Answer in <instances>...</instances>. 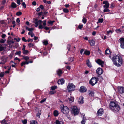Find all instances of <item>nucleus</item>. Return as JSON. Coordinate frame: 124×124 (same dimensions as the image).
<instances>
[{
	"label": "nucleus",
	"mask_w": 124,
	"mask_h": 124,
	"mask_svg": "<svg viewBox=\"0 0 124 124\" xmlns=\"http://www.w3.org/2000/svg\"><path fill=\"white\" fill-rule=\"evenodd\" d=\"M4 73L3 72H1L0 73V77H3L4 75Z\"/></svg>",
	"instance_id": "49530a36"
},
{
	"label": "nucleus",
	"mask_w": 124,
	"mask_h": 124,
	"mask_svg": "<svg viewBox=\"0 0 124 124\" xmlns=\"http://www.w3.org/2000/svg\"><path fill=\"white\" fill-rule=\"evenodd\" d=\"M20 19L19 18H17L16 20V22L18 23L20 22Z\"/></svg>",
	"instance_id": "13d9d810"
},
{
	"label": "nucleus",
	"mask_w": 124,
	"mask_h": 124,
	"mask_svg": "<svg viewBox=\"0 0 124 124\" xmlns=\"http://www.w3.org/2000/svg\"><path fill=\"white\" fill-rule=\"evenodd\" d=\"M118 41L120 43L121 47L122 49L124 48V38H120Z\"/></svg>",
	"instance_id": "6e6552de"
},
{
	"label": "nucleus",
	"mask_w": 124,
	"mask_h": 124,
	"mask_svg": "<svg viewBox=\"0 0 124 124\" xmlns=\"http://www.w3.org/2000/svg\"><path fill=\"white\" fill-rule=\"evenodd\" d=\"M22 14V13L20 11L17 12L16 13V15H17L19 16L21 15Z\"/></svg>",
	"instance_id": "a18cd8bd"
},
{
	"label": "nucleus",
	"mask_w": 124,
	"mask_h": 124,
	"mask_svg": "<svg viewBox=\"0 0 124 124\" xmlns=\"http://www.w3.org/2000/svg\"><path fill=\"white\" fill-rule=\"evenodd\" d=\"M64 83V80L63 78L60 79L58 81L57 83L59 85H62Z\"/></svg>",
	"instance_id": "2eb2a0df"
},
{
	"label": "nucleus",
	"mask_w": 124,
	"mask_h": 124,
	"mask_svg": "<svg viewBox=\"0 0 124 124\" xmlns=\"http://www.w3.org/2000/svg\"><path fill=\"white\" fill-rule=\"evenodd\" d=\"M110 51L108 49H107L105 51V54L107 55L110 53Z\"/></svg>",
	"instance_id": "393cba45"
},
{
	"label": "nucleus",
	"mask_w": 124,
	"mask_h": 124,
	"mask_svg": "<svg viewBox=\"0 0 124 124\" xmlns=\"http://www.w3.org/2000/svg\"><path fill=\"white\" fill-rule=\"evenodd\" d=\"M6 36V35L5 34H3L2 35V37L3 39L5 38Z\"/></svg>",
	"instance_id": "4d7b16f0"
},
{
	"label": "nucleus",
	"mask_w": 124,
	"mask_h": 124,
	"mask_svg": "<svg viewBox=\"0 0 124 124\" xmlns=\"http://www.w3.org/2000/svg\"><path fill=\"white\" fill-rule=\"evenodd\" d=\"M96 73L99 75L103 73L102 69L101 68H99L96 70Z\"/></svg>",
	"instance_id": "9b49d317"
},
{
	"label": "nucleus",
	"mask_w": 124,
	"mask_h": 124,
	"mask_svg": "<svg viewBox=\"0 0 124 124\" xmlns=\"http://www.w3.org/2000/svg\"><path fill=\"white\" fill-rule=\"evenodd\" d=\"M84 51V50L83 49H82L80 50V53L81 54H82L83 52Z\"/></svg>",
	"instance_id": "bf43d9fd"
},
{
	"label": "nucleus",
	"mask_w": 124,
	"mask_h": 124,
	"mask_svg": "<svg viewBox=\"0 0 124 124\" xmlns=\"http://www.w3.org/2000/svg\"><path fill=\"white\" fill-rule=\"evenodd\" d=\"M33 41V40L32 39H28L27 40V41L28 42H32Z\"/></svg>",
	"instance_id": "680f3d73"
},
{
	"label": "nucleus",
	"mask_w": 124,
	"mask_h": 124,
	"mask_svg": "<svg viewBox=\"0 0 124 124\" xmlns=\"http://www.w3.org/2000/svg\"><path fill=\"white\" fill-rule=\"evenodd\" d=\"M33 30V28H29L28 31H32Z\"/></svg>",
	"instance_id": "69168bd1"
},
{
	"label": "nucleus",
	"mask_w": 124,
	"mask_h": 124,
	"mask_svg": "<svg viewBox=\"0 0 124 124\" xmlns=\"http://www.w3.org/2000/svg\"><path fill=\"white\" fill-rule=\"evenodd\" d=\"M103 4L105 5L103 6V7L105 8H108L109 6V4L108 2L107 1H104L103 2Z\"/></svg>",
	"instance_id": "f8f14e48"
},
{
	"label": "nucleus",
	"mask_w": 124,
	"mask_h": 124,
	"mask_svg": "<svg viewBox=\"0 0 124 124\" xmlns=\"http://www.w3.org/2000/svg\"><path fill=\"white\" fill-rule=\"evenodd\" d=\"M51 89L53 90H54L57 88V86L56 85H54L51 86Z\"/></svg>",
	"instance_id": "2f4dec72"
},
{
	"label": "nucleus",
	"mask_w": 124,
	"mask_h": 124,
	"mask_svg": "<svg viewBox=\"0 0 124 124\" xmlns=\"http://www.w3.org/2000/svg\"><path fill=\"white\" fill-rule=\"evenodd\" d=\"M118 89L119 92L120 93H124V87H123L118 86Z\"/></svg>",
	"instance_id": "9d476101"
},
{
	"label": "nucleus",
	"mask_w": 124,
	"mask_h": 124,
	"mask_svg": "<svg viewBox=\"0 0 124 124\" xmlns=\"http://www.w3.org/2000/svg\"><path fill=\"white\" fill-rule=\"evenodd\" d=\"M57 72L59 76H60L62 74V71L61 69H59L58 70H57Z\"/></svg>",
	"instance_id": "412c9836"
},
{
	"label": "nucleus",
	"mask_w": 124,
	"mask_h": 124,
	"mask_svg": "<svg viewBox=\"0 0 124 124\" xmlns=\"http://www.w3.org/2000/svg\"><path fill=\"white\" fill-rule=\"evenodd\" d=\"M60 108L63 114H67L69 112V109L68 108L67 106H64L63 105H60Z\"/></svg>",
	"instance_id": "20e7f679"
},
{
	"label": "nucleus",
	"mask_w": 124,
	"mask_h": 124,
	"mask_svg": "<svg viewBox=\"0 0 124 124\" xmlns=\"http://www.w3.org/2000/svg\"><path fill=\"white\" fill-rule=\"evenodd\" d=\"M103 113V109L102 108H100L97 111V114L98 116H101Z\"/></svg>",
	"instance_id": "1a4fd4ad"
},
{
	"label": "nucleus",
	"mask_w": 124,
	"mask_h": 124,
	"mask_svg": "<svg viewBox=\"0 0 124 124\" xmlns=\"http://www.w3.org/2000/svg\"><path fill=\"white\" fill-rule=\"evenodd\" d=\"M89 42L91 46H93L95 44V41L93 39L91 40H89Z\"/></svg>",
	"instance_id": "a211bd4d"
},
{
	"label": "nucleus",
	"mask_w": 124,
	"mask_h": 124,
	"mask_svg": "<svg viewBox=\"0 0 124 124\" xmlns=\"http://www.w3.org/2000/svg\"><path fill=\"white\" fill-rule=\"evenodd\" d=\"M1 123V124H8V123H7L5 119H4L3 120L0 121Z\"/></svg>",
	"instance_id": "7c9ffc66"
},
{
	"label": "nucleus",
	"mask_w": 124,
	"mask_h": 124,
	"mask_svg": "<svg viewBox=\"0 0 124 124\" xmlns=\"http://www.w3.org/2000/svg\"><path fill=\"white\" fill-rule=\"evenodd\" d=\"M67 90L68 92L74 91L75 88V86L72 83H69L67 87Z\"/></svg>",
	"instance_id": "39448f33"
},
{
	"label": "nucleus",
	"mask_w": 124,
	"mask_h": 124,
	"mask_svg": "<svg viewBox=\"0 0 124 124\" xmlns=\"http://www.w3.org/2000/svg\"><path fill=\"white\" fill-rule=\"evenodd\" d=\"M112 60L114 64L117 67L121 66L122 63V58L119 55L113 57Z\"/></svg>",
	"instance_id": "f257e3e1"
},
{
	"label": "nucleus",
	"mask_w": 124,
	"mask_h": 124,
	"mask_svg": "<svg viewBox=\"0 0 124 124\" xmlns=\"http://www.w3.org/2000/svg\"><path fill=\"white\" fill-rule=\"evenodd\" d=\"M110 10L108 9V8H105L103 10L104 12H109Z\"/></svg>",
	"instance_id": "58836bf2"
},
{
	"label": "nucleus",
	"mask_w": 124,
	"mask_h": 124,
	"mask_svg": "<svg viewBox=\"0 0 124 124\" xmlns=\"http://www.w3.org/2000/svg\"><path fill=\"white\" fill-rule=\"evenodd\" d=\"M8 58V57L5 58L4 56H3L1 58V60L5 63L7 61Z\"/></svg>",
	"instance_id": "f3484780"
},
{
	"label": "nucleus",
	"mask_w": 124,
	"mask_h": 124,
	"mask_svg": "<svg viewBox=\"0 0 124 124\" xmlns=\"http://www.w3.org/2000/svg\"><path fill=\"white\" fill-rule=\"evenodd\" d=\"M46 20H44L43 22L41 20H38V19L36 18L35 20L34 21L33 23L35 24L34 26L35 27H37L38 25H39V29H42L44 28V26L46 25Z\"/></svg>",
	"instance_id": "7ed1b4c3"
},
{
	"label": "nucleus",
	"mask_w": 124,
	"mask_h": 124,
	"mask_svg": "<svg viewBox=\"0 0 124 124\" xmlns=\"http://www.w3.org/2000/svg\"><path fill=\"white\" fill-rule=\"evenodd\" d=\"M84 54L86 55H89L90 54V52L89 51H85L84 52Z\"/></svg>",
	"instance_id": "c756f323"
},
{
	"label": "nucleus",
	"mask_w": 124,
	"mask_h": 124,
	"mask_svg": "<svg viewBox=\"0 0 124 124\" xmlns=\"http://www.w3.org/2000/svg\"><path fill=\"white\" fill-rule=\"evenodd\" d=\"M80 92H85L86 91V88L84 86H81L80 88Z\"/></svg>",
	"instance_id": "ddd939ff"
},
{
	"label": "nucleus",
	"mask_w": 124,
	"mask_h": 124,
	"mask_svg": "<svg viewBox=\"0 0 124 124\" xmlns=\"http://www.w3.org/2000/svg\"><path fill=\"white\" fill-rule=\"evenodd\" d=\"M28 51L27 50H25L23 52V54H27L28 53Z\"/></svg>",
	"instance_id": "79ce46f5"
},
{
	"label": "nucleus",
	"mask_w": 124,
	"mask_h": 124,
	"mask_svg": "<svg viewBox=\"0 0 124 124\" xmlns=\"http://www.w3.org/2000/svg\"><path fill=\"white\" fill-rule=\"evenodd\" d=\"M6 2V0H3L2 2V4H4Z\"/></svg>",
	"instance_id": "774afa93"
},
{
	"label": "nucleus",
	"mask_w": 124,
	"mask_h": 124,
	"mask_svg": "<svg viewBox=\"0 0 124 124\" xmlns=\"http://www.w3.org/2000/svg\"><path fill=\"white\" fill-rule=\"evenodd\" d=\"M70 44H68L67 45V49H68V51L70 50Z\"/></svg>",
	"instance_id": "e2e57ef3"
},
{
	"label": "nucleus",
	"mask_w": 124,
	"mask_h": 124,
	"mask_svg": "<svg viewBox=\"0 0 124 124\" xmlns=\"http://www.w3.org/2000/svg\"><path fill=\"white\" fill-rule=\"evenodd\" d=\"M55 92L54 91H50L49 93V94H52L55 93Z\"/></svg>",
	"instance_id": "603ef678"
},
{
	"label": "nucleus",
	"mask_w": 124,
	"mask_h": 124,
	"mask_svg": "<svg viewBox=\"0 0 124 124\" xmlns=\"http://www.w3.org/2000/svg\"><path fill=\"white\" fill-rule=\"evenodd\" d=\"M98 79L95 77H93L89 81V84L93 86L96 84L97 82Z\"/></svg>",
	"instance_id": "423d86ee"
},
{
	"label": "nucleus",
	"mask_w": 124,
	"mask_h": 124,
	"mask_svg": "<svg viewBox=\"0 0 124 124\" xmlns=\"http://www.w3.org/2000/svg\"><path fill=\"white\" fill-rule=\"evenodd\" d=\"M68 100L70 102H73L74 101V98L72 97H70V98H69Z\"/></svg>",
	"instance_id": "a878e982"
},
{
	"label": "nucleus",
	"mask_w": 124,
	"mask_h": 124,
	"mask_svg": "<svg viewBox=\"0 0 124 124\" xmlns=\"http://www.w3.org/2000/svg\"><path fill=\"white\" fill-rule=\"evenodd\" d=\"M96 62L98 64L101 65V67H103L104 64V62L102 61L100 59H98L97 60Z\"/></svg>",
	"instance_id": "4468645a"
},
{
	"label": "nucleus",
	"mask_w": 124,
	"mask_h": 124,
	"mask_svg": "<svg viewBox=\"0 0 124 124\" xmlns=\"http://www.w3.org/2000/svg\"><path fill=\"white\" fill-rule=\"evenodd\" d=\"M86 21L87 20L86 19L85 17H83L82 19V22L84 24H85L86 23Z\"/></svg>",
	"instance_id": "c9c22d12"
},
{
	"label": "nucleus",
	"mask_w": 124,
	"mask_h": 124,
	"mask_svg": "<svg viewBox=\"0 0 124 124\" xmlns=\"http://www.w3.org/2000/svg\"><path fill=\"white\" fill-rule=\"evenodd\" d=\"M6 48L2 46L1 44H0V51H2L4 50Z\"/></svg>",
	"instance_id": "cd10ccee"
},
{
	"label": "nucleus",
	"mask_w": 124,
	"mask_h": 124,
	"mask_svg": "<svg viewBox=\"0 0 124 124\" xmlns=\"http://www.w3.org/2000/svg\"><path fill=\"white\" fill-rule=\"evenodd\" d=\"M29 47H31L33 46V44L32 43H30L28 44Z\"/></svg>",
	"instance_id": "338daca9"
},
{
	"label": "nucleus",
	"mask_w": 124,
	"mask_h": 124,
	"mask_svg": "<svg viewBox=\"0 0 124 124\" xmlns=\"http://www.w3.org/2000/svg\"><path fill=\"white\" fill-rule=\"evenodd\" d=\"M71 112L74 114V115H78L79 112V110L78 109L77 107L76 106H74L71 107Z\"/></svg>",
	"instance_id": "0eeeda50"
},
{
	"label": "nucleus",
	"mask_w": 124,
	"mask_h": 124,
	"mask_svg": "<svg viewBox=\"0 0 124 124\" xmlns=\"http://www.w3.org/2000/svg\"><path fill=\"white\" fill-rule=\"evenodd\" d=\"M84 97L82 96H81L79 98L78 101L79 103L80 104H83L84 103Z\"/></svg>",
	"instance_id": "dca6fc26"
},
{
	"label": "nucleus",
	"mask_w": 124,
	"mask_h": 124,
	"mask_svg": "<svg viewBox=\"0 0 124 124\" xmlns=\"http://www.w3.org/2000/svg\"><path fill=\"white\" fill-rule=\"evenodd\" d=\"M103 18L99 19L98 20L97 23H102L103 22Z\"/></svg>",
	"instance_id": "473e14b6"
},
{
	"label": "nucleus",
	"mask_w": 124,
	"mask_h": 124,
	"mask_svg": "<svg viewBox=\"0 0 124 124\" xmlns=\"http://www.w3.org/2000/svg\"><path fill=\"white\" fill-rule=\"evenodd\" d=\"M59 114V112L58 111L56 110H55L54 111V116H57Z\"/></svg>",
	"instance_id": "5701e85b"
},
{
	"label": "nucleus",
	"mask_w": 124,
	"mask_h": 124,
	"mask_svg": "<svg viewBox=\"0 0 124 124\" xmlns=\"http://www.w3.org/2000/svg\"><path fill=\"white\" fill-rule=\"evenodd\" d=\"M21 51H17L16 53V54H17L18 55H20L21 54Z\"/></svg>",
	"instance_id": "37998d69"
},
{
	"label": "nucleus",
	"mask_w": 124,
	"mask_h": 124,
	"mask_svg": "<svg viewBox=\"0 0 124 124\" xmlns=\"http://www.w3.org/2000/svg\"><path fill=\"white\" fill-rule=\"evenodd\" d=\"M14 39L15 40H16L17 42H18L20 41L21 39L20 38H18V39L15 38Z\"/></svg>",
	"instance_id": "3c124183"
},
{
	"label": "nucleus",
	"mask_w": 124,
	"mask_h": 124,
	"mask_svg": "<svg viewBox=\"0 0 124 124\" xmlns=\"http://www.w3.org/2000/svg\"><path fill=\"white\" fill-rule=\"evenodd\" d=\"M40 9L41 8L42 9H43L44 8V7L42 5H41L39 6Z\"/></svg>",
	"instance_id": "5fc2aeb1"
},
{
	"label": "nucleus",
	"mask_w": 124,
	"mask_h": 124,
	"mask_svg": "<svg viewBox=\"0 0 124 124\" xmlns=\"http://www.w3.org/2000/svg\"><path fill=\"white\" fill-rule=\"evenodd\" d=\"M54 22V21H51L50 22H48V23H49V24H52Z\"/></svg>",
	"instance_id": "0e129e2a"
},
{
	"label": "nucleus",
	"mask_w": 124,
	"mask_h": 124,
	"mask_svg": "<svg viewBox=\"0 0 124 124\" xmlns=\"http://www.w3.org/2000/svg\"><path fill=\"white\" fill-rule=\"evenodd\" d=\"M46 99H43L42 100H41L40 101V103H42L43 102H44L46 101Z\"/></svg>",
	"instance_id": "6e6d98bb"
},
{
	"label": "nucleus",
	"mask_w": 124,
	"mask_h": 124,
	"mask_svg": "<svg viewBox=\"0 0 124 124\" xmlns=\"http://www.w3.org/2000/svg\"><path fill=\"white\" fill-rule=\"evenodd\" d=\"M23 58L26 61H27L29 59V57L27 56H23Z\"/></svg>",
	"instance_id": "e433bc0d"
},
{
	"label": "nucleus",
	"mask_w": 124,
	"mask_h": 124,
	"mask_svg": "<svg viewBox=\"0 0 124 124\" xmlns=\"http://www.w3.org/2000/svg\"><path fill=\"white\" fill-rule=\"evenodd\" d=\"M11 7L13 8H15L17 7L16 4L14 2H13L11 4Z\"/></svg>",
	"instance_id": "c85d7f7f"
},
{
	"label": "nucleus",
	"mask_w": 124,
	"mask_h": 124,
	"mask_svg": "<svg viewBox=\"0 0 124 124\" xmlns=\"http://www.w3.org/2000/svg\"><path fill=\"white\" fill-rule=\"evenodd\" d=\"M90 93H89V95L91 96H93L94 95V92L92 91H88Z\"/></svg>",
	"instance_id": "b1692460"
},
{
	"label": "nucleus",
	"mask_w": 124,
	"mask_h": 124,
	"mask_svg": "<svg viewBox=\"0 0 124 124\" xmlns=\"http://www.w3.org/2000/svg\"><path fill=\"white\" fill-rule=\"evenodd\" d=\"M54 124H63V122L61 121L56 120L55 121V123Z\"/></svg>",
	"instance_id": "bb28decb"
},
{
	"label": "nucleus",
	"mask_w": 124,
	"mask_h": 124,
	"mask_svg": "<svg viewBox=\"0 0 124 124\" xmlns=\"http://www.w3.org/2000/svg\"><path fill=\"white\" fill-rule=\"evenodd\" d=\"M86 64L88 67L89 68H91L92 67L91 63L90 62L89 60H87Z\"/></svg>",
	"instance_id": "6ab92c4d"
},
{
	"label": "nucleus",
	"mask_w": 124,
	"mask_h": 124,
	"mask_svg": "<svg viewBox=\"0 0 124 124\" xmlns=\"http://www.w3.org/2000/svg\"><path fill=\"white\" fill-rule=\"evenodd\" d=\"M74 58L73 57H71L70 58H69V61H70L71 62H72L74 60Z\"/></svg>",
	"instance_id": "ea45409f"
},
{
	"label": "nucleus",
	"mask_w": 124,
	"mask_h": 124,
	"mask_svg": "<svg viewBox=\"0 0 124 124\" xmlns=\"http://www.w3.org/2000/svg\"><path fill=\"white\" fill-rule=\"evenodd\" d=\"M86 118L83 117L82 120L81 122V123L82 124H84L85 123V120Z\"/></svg>",
	"instance_id": "72a5a7b5"
},
{
	"label": "nucleus",
	"mask_w": 124,
	"mask_h": 124,
	"mask_svg": "<svg viewBox=\"0 0 124 124\" xmlns=\"http://www.w3.org/2000/svg\"><path fill=\"white\" fill-rule=\"evenodd\" d=\"M6 41V40L1 39L0 40V42L1 43H3L5 42Z\"/></svg>",
	"instance_id": "de8ad7c7"
},
{
	"label": "nucleus",
	"mask_w": 124,
	"mask_h": 124,
	"mask_svg": "<svg viewBox=\"0 0 124 124\" xmlns=\"http://www.w3.org/2000/svg\"><path fill=\"white\" fill-rule=\"evenodd\" d=\"M30 124H38L37 122L34 120H32L30 121Z\"/></svg>",
	"instance_id": "aec40b11"
},
{
	"label": "nucleus",
	"mask_w": 124,
	"mask_h": 124,
	"mask_svg": "<svg viewBox=\"0 0 124 124\" xmlns=\"http://www.w3.org/2000/svg\"><path fill=\"white\" fill-rule=\"evenodd\" d=\"M20 0H17V4L19 5H20L21 4L20 3Z\"/></svg>",
	"instance_id": "052dcab7"
},
{
	"label": "nucleus",
	"mask_w": 124,
	"mask_h": 124,
	"mask_svg": "<svg viewBox=\"0 0 124 124\" xmlns=\"http://www.w3.org/2000/svg\"><path fill=\"white\" fill-rule=\"evenodd\" d=\"M43 43L45 45H46L48 44V42L47 40H44L43 42Z\"/></svg>",
	"instance_id": "4c0bfd02"
},
{
	"label": "nucleus",
	"mask_w": 124,
	"mask_h": 124,
	"mask_svg": "<svg viewBox=\"0 0 124 124\" xmlns=\"http://www.w3.org/2000/svg\"><path fill=\"white\" fill-rule=\"evenodd\" d=\"M63 10L64 12L65 13H68L69 12V10L67 8H65L63 9Z\"/></svg>",
	"instance_id": "a19ab883"
},
{
	"label": "nucleus",
	"mask_w": 124,
	"mask_h": 124,
	"mask_svg": "<svg viewBox=\"0 0 124 124\" xmlns=\"http://www.w3.org/2000/svg\"><path fill=\"white\" fill-rule=\"evenodd\" d=\"M22 5H23V7L24 8H25L26 7V5L25 3L24 2H23L22 3Z\"/></svg>",
	"instance_id": "8fccbe9b"
},
{
	"label": "nucleus",
	"mask_w": 124,
	"mask_h": 124,
	"mask_svg": "<svg viewBox=\"0 0 124 124\" xmlns=\"http://www.w3.org/2000/svg\"><path fill=\"white\" fill-rule=\"evenodd\" d=\"M22 123L23 124H26L27 123V120L25 119L24 120H22Z\"/></svg>",
	"instance_id": "c03bdc74"
},
{
	"label": "nucleus",
	"mask_w": 124,
	"mask_h": 124,
	"mask_svg": "<svg viewBox=\"0 0 124 124\" xmlns=\"http://www.w3.org/2000/svg\"><path fill=\"white\" fill-rule=\"evenodd\" d=\"M22 40L23 41H24L25 42H26L27 41V40L25 39V38L24 37L22 38Z\"/></svg>",
	"instance_id": "864d4df0"
},
{
	"label": "nucleus",
	"mask_w": 124,
	"mask_h": 124,
	"mask_svg": "<svg viewBox=\"0 0 124 124\" xmlns=\"http://www.w3.org/2000/svg\"><path fill=\"white\" fill-rule=\"evenodd\" d=\"M109 107L110 109L114 112L119 111L120 109L119 106L112 101H111L110 103Z\"/></svg>",
	"instance_id": "f03ea898"
},
{
	"label": "nucleus",
	"mask_w": 124,
	"mask_h": 124,
	"mask_svg": "<svg viewBox=\"0 0 124 124\" xmlns=\"http://www.w3.org/2000/svg\"><path fill=\"white\" fill-rule=\"evenodd\" d=\"M41 110H39L38 113L37 114L36 116L39 118L40 117V116L41 114Z\"/></svg>",
	"instance_id": "4be33fe9"
},
{
	"label": "nucleus",
	"mask_w": 124,
	"mask_h": 124,
	"mask_svg": "<svg viewBox=\"0 0 124 124\" xmlns=\"http://www.w3.org/2000/svg\"><path fill=\"white\" fill-rule=\"evenodd\" d=\"M29 62H23L21 63L22 66H23V65L25 64H29Z\"/></svg>",
	"instance_id": "f704fd0d"
},
{
	"label": "nucleus",
	"mask_w": 124,
	"mask_h": 124,
	"mask_svg": "<svg viewBox=\"0 0 124 124\" xmlns=\"http://www.w3.org/2000/svg\"><path fill=\"white\" fill-rule=\"evenodd\" d=\"M83 24L79 25L78 26V28L80 29H81L83 27Z\"/></svg>",
	"instance_id": "09e8293b"
}]
</instances>
